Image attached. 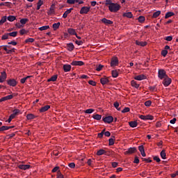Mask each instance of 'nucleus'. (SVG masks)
I'll return each mask as SVG.
<instances>
[{
  "instance_id": "1",
  "label": "nucleus",
  "mask_w": 178,
  "mask_h": 178,
  "mask_svg": "<svg viewBox=\"0 0 178 178\" xmlns=\"http://www.w3.org/2000/svg\"><path fill=\"white\" fill-rule=\"evenodd\" d=\"M157 76L159 77V79H160V80L169 78L168 76L166 74V71L162 69L159 70L157 72Z\"/></svg>"
},
{
  "instance_id": "2",
  "label": "nucleus",
  "mask_w": 178,
  "mask_h": 178,
  "mask_svg": "<svg viewBox=\"0 0 178 178\" xmlns=\"http://www.w3.org/2000/svg\"><path fill=\"white\" fill-rule=\"evenodd\" d=\"M109 11L111 13H118V10L121 8L120 4H111L108 6Z\"/></svg>"
},
{
  "instance_id": "3",
  "label": "nucleus",
  "mask_w": 178,
  "mask_h": 178,
  "mask_svg": "<svg viewBox=\"0 0 178 178\" xmlns=\"http://www.w3.org/2000/svg\"><path fill=\"white\" fill-rule=\"evenodd\" d=\"M138 118L141 119L142 120L147 121V120H153L154 117L152 115H139Z\"/></svg>"
},
{
  "instance_id": "4",
  "label": "nucleus",
  "mask_w": 178,
  "mask_h": 178,
  "mask_svg": "<svg viewBox=\"0 0 178 178\" xmlns=\"http://www.w3.org/2000/svg\"><path fill=\"white\" fill-rule=\"evenodd\" d=\"M102 120L104 123L111 124L114 121V118H113V116H106L103 117Z\"/></svg>"
},
{
  "instance_id": "5",
  "label": "nucleus",
  "mask_w": 178,
  "mask_h": 178,
  "mask_svg": "<svg viewBox=\"0 0 178 178\" xmlns=\"http://www.w3.org/2000/svg\"><path fill=\"white\" fill-rule=\"evenodd\" d=\"M171 83L172 79L170 77L164 78L163 81H162V84H163L165 87H168Z\"/></svg>"
},
{
  "instance_id": "6",
  "label": "nucleus",
  "mask_w": 178,
  "mask_h": 178,
  "mask_svg": "<svg viewBox=\"0 0 178 178\" xmlns=\"http://www.w3.org/2000/svg\"><path fill=\"white\" fill-rule=\"evenodd\" d=\"M7 84L10 87H15L17 85V81L14 79L7 80Z\"/></svg>"
},
{
  "instance_id": "7",
  "label": "nucleus",
  "mask_w": 178,
  "mask_h": 178,
  "mask_svg": "<svg viewBox=\"0 0 178 178\" xmlns=\"http://www.w3.org/2000/svg\"><path fill=\"white\" fill-rule=\"evenodd\" d=\"M90 12V7L88 6H83L81 8V11H79V13L81 15H86L88 13Z\"/></svg>"
},
{
  "instance_id": "8",
  "label": "nucleus",
  "mask_w": 178,
  "mask_h": 178,
  "mask_svg": "<svg viewBox=\"0 0 178 178\" xmlns=\"http://www.w3.org/2000/svg\"><path fill=\"white\" fill-rule=\"evenodd\" d=\"M118 65V60L117 57H113L111 58V61L110 63V66L116 67Z\"/></svg>"
},
{
  "instance_id": "9",
  "label": "nucleus",
  "mask_w": 178,
  "mask_h": 178,
  "mask_svg": "<svg viewBox=\"0 0 178 178\" xmlns=\"http://www.w3.org/2000/svg\"><path fill=\"white\" fill-rule=\"evenodd\" d=\"M71 65H72V66H83V65H84V63L81 60H73L72 63H71Z\"/></svg>"
},
{
  "instance_id": "10",
  "label": "nucleus",
  "mask_w": 178,
  "mask_h": 178,
  "mask_svg": "<svg viewBox=\"0 0 178 178\" xmlns=\"http://www.w3.org/2000/svg\"><path fill=\"white\" fill-rule=\"evenodd\" d=\"M137 149L136 147H130L127 151L124 152V154H132L136 152Z\"/></svg>"
},
{
  "instance_id": "11",
  "label": "nucleus",
  "mask_w": 178,
  "mask_h": 178,
  "mask_svg": "<svg viewBox=\"0 0 178 178\" xmlns=\"http://www.w3.org/2000/svg\"><path fill=\"white\" fill-rule=\"evenodd\" d=\"M147 76L145 74H140L138 75L135 77H134V79L136 80V81H143V80H146Z\"/></svg>"
},
{
  "instance_id": "12",
  "label": "nucleus",
  "mask_w": 178,
  "mask_h": 178,
  "mask_svg": "<svg viewBox=\"0 0 178 178\" xmlns=\"http://www.w3.org/2000/svg\"><path fill=\"white\" fill-rule=\"evenodd\" d=\"M17 168H19V169H21L22 170H27L31 168V165H22L20 164L17 166Z\"/></svg>"
},
{
  "instance_id": "13",
  "label": "nucleus",
  "mask_w": 178,
  "mask_h": 178,
  "mask_svg": "<svg viewBox=\"0 0 178 178\" xmlns=\"http://www.w3.org/2000/svg\"><path fill=\"white\" fill-rule=\"evenodd\" d=\"M6 78H7V74H6V72H1L0 83H3Z\"/></svg>"
},
{
  "instance_id": "14",
  "label": "nucleus",
  "mask_w": 178,
  "mask_h": 178,
  "mask_svg": "<svg viewBox=\"0 0 178 178\" xmlns=\"http://www.w3.org/2000/svg\"><path fill=\"white\" fill-rule=\"evenodd\" d=\"M12 99H13V95H7L6 97H3L1 98L0 99V102H6V100H10Z\"/></svg>"
},
{
  "instance_id": "15",
  "label": "nucleus",
  "mask_w": 178,
  "mask_h": 178,
  "mask_svg": "<svg viewBox=\"0 0 178 178\" xmlns=\"http://www.w3.org/2000/svg\"><path fill=\"white\" fill-rule=\"evenodd\" d=\"M66 49H67V50L70 52L74 51V44H72V43H67V44H66Z\"/></svg>"
},
{
  "instance_id": "16",
  "label": "nucleus",
  "mask_w": 178,
  "mask_h": 178,
  "mask_svg": "<svg viewBox=\"0 0 178 178\" xmlns=\"http://www.w3.org/2000/svg\"><path fill=\"white\" fill-rule=\"evenodd\" d=\"M49 108H50V106L46 105V106L41 107L40 110H39V112L42 113H44V112H47V111H49Z\"/></svg>"
},
{
  "instance_id": "17",
  "label": "nucleus",
  "mask_w": 178,
  "mask_h": 178,
  "mask_svg": "<svg viewBox=\"0 0 178 178\" xmlns=\"http://www.w3.org/2000/svg\"><path fill=\"white\" fill-rule=\"evenodd\" d=\"M102 22L106 25H112L113 24V21L106 19V18L102 19Z\"/></svg>"
},
{
  "instance_id": "18",
  "label": "nucleus",
  "mask_w": 178,
  "mask_h": 178,
  "mask_svg": "<svg viewBox=\"0 0 178 178\" xmlns=\"http://www.w3.org/2000/svg\"><path fill=\"white\" fill-rule=\"evenodd\" d=\"M63 70L65 72H69L71 70V65H63Z\"/></svg>"
},
{
  "instance_id": "19",
  "label": "nucleus",
  "mask_w": 178,
  "mask_h": 178,
  "mask_svg": "<svg viewBox=\"0 0 178 178\" xmlns=\"http://www.w3.org/2000/svg\"><path fill=\"white\" fill-rule=\"evenodd\" d=\"M74 8H71L69 10H67L64 14H63V18L66 19L67 17V15L71 13V11H72Z\"/></svg>"
},
{
  "instance_id": "20",
  "label": "nucleus",
  "mask_w": 178,
  "mask_h": 178,
  "mask_svg": "<svg viewBox=\"0 0 178 178\" xmlns=\"http://www.w3.org/2000/svg\"><path fill=\"white\" fill-rule=\"evenodd\" d=\"M123 17H127L128 19L133 18V14L131 12L123 13Z\"/></svg>"
},
{
  "instance_id": "21",
  "label": "nucleus",
  "mask_w": 178,
  "mask_h": 178,
  "mask_svg": "<svg viewBox=\"0 0 178 178\" xmlns=\"http://www.w3.org/2000/svg\"><path fill=\"white\" fill-rule=\"evenodd\" d=\"M67 33L71 35H77L76 31L72 28H69V29H67Z\"/></svg>"
},
{
  "instance_id": "22",
  "label": "nucleus",
  "mask_w": 178,
  "mask_h": 178,
  "mask_svg": "<svg viewBox=\"0 0 178 178\" xmlns=\"http://www.w3.org/2000/svg\"><path fill=\"white\" fill-rule=\"evenodd\" d=\"M58 79V75H53L52 76H51V78H49V79H47V82H55L57 81Z\"/></svg>"
},
{
  "instance_id": "23",
  "label": "nucleus",
  "mask_w": 178,
  "mask_h": 178,
  "mask_svg": "<svg viewBox=\"0 0 178 178\" xmlns=\"http://www.w3.org/2000/svg\"><path fill=\"white\" fill-rule=\"evenodd\" d=\"M54 14V4H52V6H51V7H49V10L48 13L49 15H51Z\"/></svg>"
},
{
  "instance_id": "24",
  "label": "nucleus",
  "mask_w": 178,
  "mask_h": 178,
  "mask_svg": "<svg viewBox=\"0 0 178 178\" xmlns=\"http://www.w3.org/2000/svg\"><path fill=\"white\" fill-rule=\"evenodd\" d=\"M136 44L138 46H141L142 47H144L145 46L147 45V42H140L136 40Z\"/></svg>"
},
{
  "instance_id": "25",
  "label": "nucleus",
  "mask_w": 178,
  "mask_h": 178,
  "mask_svg": "<svg viewBox=\"0 0 178 178\" xmlns=\"http://www.w3.org/2000/svg\"><path fill=\"white\" fill-rule=\"evenodd\" d=\"M129 126L131 128L137 127H138V122H136V121L129 122Z\"/></svg>"
},
{
  "instance_id": "26",
  "label": "nucleus",
  "mask_w": 178,
  "mask_h": 178,
  "mask_svg": "<svg viewBox=\"0 0 178 178\" xmlns=\"http://www.w3.org/2000/svg\"><path fill=\"white\" fill-rule=\"evenodd\" d=\"M175 16V13L173 12H168L167 13H165V19H168L171 17H173Z\"/></svg>"
},
{
  "instance_id": "27",
  "label": "nucleus",
  "mask_w": 178,
  "mask_h": 178,
  "mask_svg": "<svg viewBox=\"0 0 178 178\" xmlns=\"http://www.w3.org/2000/svg\"><path fill=\"white\" fill-rule=\"evenodd\" d=\"M60 26V22L54 23L52 25L53 30L56 31Z\"/></svg>"
},
{
  "instance_id": "28",
  "label": "nucleus",
  "mask_w": 178,
  "mask_h": 178,
  "mask_svg": "<svg viewBox=\"0 0 178 178\" xmlns=\"http://www.w3.org/2000/svg\"><path fill=\"white\" fill-rule=\"evenodd\" d=\"M108 83H109V79H108L106 78H102L101 79L102 85L104 86V85L107 84Z\"/></svg>"
},
{
  "instance_id": "29",
  "label": "nucleus",
  "mask_w": 178,
  "mask_h": 178,
  "mask_svg": "<svg viewBox=\"0 0 178 178\" xmlns=\"http://www.w3.org/2000/svg\"><path fill=\"white\" fill-rule=\"evenodd\" d=\"M92 118L96 120H101V119H102V115L99 114H95L92 115Z\"/></svg>"
},
{
  "instance_id": "30",
  "label": "nucleus",
  "mask_w": 178,
  "mask_h": 178,
  "mask_svg": "<svg viewBox=\"0 0 178 178\" xmlns=\"http://www.w3.org/2000/svg\"><path fill=\"white\" fill-rule=\"evenodd\" d=\"M17 18L13 15H9L8 17H6V20H8V22H13L14 20H15Z\"/></svg>"
},
{
  "instance_id": "31",
  "label": "nucleus",
  "mask_w": 178,
  "mask_h": 178,
  "mask_svg": "<svg viewBox=\"0 0 178 178\" xmlns=\"http://www.w3.org/2000/svg\"><path fill=\"white\" fill-rule=\"evenodd\" d=\"M26 118H27V120H32L34 118H35V116L33 114V113H29L27 114V115L26 116Z\"/></svg>"
},
{
  "instance_id": "32",
  "label": "nucleus",
  "mask_w": 178,
  "mask_h": 178,
  "mask_svg": "<svg viewBox=\"0 0 178 178\" xmlns=\"http://www.w3.org/2000/svg\"><path fill=\"white\" fill-rule=\"evenodd\" d=\"M15 50H16L15 48H12L8 50H5V51H6V54H13V53H15Z\"/></svg>"
},
{
  "instance_id": "33",
  "label": "nucleus",
  "mask_w": 178,
  "mask_h": 178,
  "mask_svg": "<svg viewBox=\"0 0 178 178\" xmlns=\"http://www.w3.org/2000/svg\"><path fill=\"white\" fill-rule=\"evenodd\" d=\"M6 35H8L10 37H17V31H14L9 33H5Z\"/></svg>"
},
{
  "instance_id": "34",
  "label": "nucleus",
  "mask_w": 178,
  "mask_h": 178,
  "mask_svg": "<svg viewBox=\"0 0 178 178\" xmlns=\"http://www.w3.org/2000/svg\"><path fill=\"white\" fill-rule=\"evenodd\" d=\"M106 150L101 149L97 151V156H102L103 154H106Z\"/></svg>"
},
{
  "instance_id": "35",
  "label": "nucleus",
  "mask_w": 178,
  "mask_h": 178,
  "mask_svg": "<svg viewBox=\"0 0 178 178\" xmlns=\"http://www.w3.org/2000/svg\"><path fill=\"white\" fill-rule=\"evenodd\" d=\"M161 14V11L157 10L156 12H155V13H153L152 17H153L154 19H156V18L158 17L159 15H160Z\"/></svg>"
},
{
  "instance_id": "36",
  "label": "nucleus",
  "mask_w": 178,
  "mask_h": 178,
  "mask_svg": "<svg viewBox=\"0 0 178 178\" xmlns=\"http://www.w3.org/2000/svg\"><path fill=\"white\" fill-rule=\"evenodd\" d=\"M160 156H161L162 159H166V152L165 150H161L160 152Z\"/></svg>"
},
{
  "instance_id": "37",
  "label": "nucleus",
  "mask_w": 178,
  "mask_h": 178,
  "mask_svg": "<svg viewBox=\"0 0 178 178\" xmlns=\"http://www.w3.org/2000/svg\"><path fill=\"white\" fill-rule=\"evenodd\" d=\"M131 86H133L135 88H138V87L140 86V85L138 84L136 81H135L134 80L131 81Z\"/></svg>"
},
{
  "instance_id": "38",
  "label": "nucleus",
  "mask_w": 178,
  "mask_h": 178,
  "mask_svg": "<svg viewBox=\"0 0 178 178\" xmlns=\"http://www.w3.org/2000/svg\"><path fill=\"white\" fill-rule=\"evenodd\" d=\"M31 77V76H26V77H24V78L21 79L20 83H22V84L25 83H26V81L28 79H30Z\"/></svg>"
},
{
  "instance_id": "39",
  "label": "nucleus",
  "mask_w": 178,
  "mask_h": 178,
  "mask_svg": "<svg viewBox=\"0 0 178 178\" xmlns=\"http://www.w3.org/2000/svg\"><path fill=\"white\" fill-rule=\"evenodd\" d=\"M111 74L113 75V78H118V72L117 70H113L111 72Z\"/></svg>"
},
{
  "instance_id": "40",
  "label": "nucleus",
  "mask_w": 178,
  "mask_h": 178,
  "mask_svg": "<svg viewBox=\"0 0 178 178\" xmlns=\"http://www.w3.org/2000/svg\"><path fill=\"white\" fill-rule=\"evenodd\" d=\"M94 112H95V109H92V108L86 109L84 111V113H86V114H91V113H92Z\"/></svg>"
},
{
  "instance_id": "41",
  "label": "nucleus",
  "mask_w": 178,
  "mask_h": 178,
  "mask_svg": "<svg viewBox=\"0 0 178 178\" xmlns=\"http://www.w3.org/2000/svg\"><path fill=\"white\" fill-rule=\"evenodd\" d=\"M75 2H78V0H67L66 3H68L70 5H74Z\"/></svg>"
},
{
  "instance_id": "42",
  "label": "nucleus",
  "mask_w": 178,
  "mask_h": 178,
  "mask_svg": "<svg viewBox=\"0 0 178 178\" xmlns=\"http://www.w3.org/2000/svg\"><path fill=\"white\" fill-rule=\"evenodd\" d=\"M118 5V3L111 2V0H106V6Z\"/></svg>"
},
{
  "instance_id": "43",
  "label": "nucleus",
  "mask_w": 178,
  "mask_h": 178,
  "mask_svg": "<svg viewBox=\"0 0 178 178\" xmlns=\"http://www.w3.org/2000/svg\"><path fill=\"white\" fill-rule=\"evenodd\" d=\"M27 22H29V19L27 18H24L20 19V24L22 25H25Z\"/></svg>"
},
{
  "instance_id": "44",
  "label": "nucleus",
  "mask_w": 178,
  "mask_h": 178,
  "mask_svg": "<svg viewBox=\"0 0 178 178\" xmlns=\"http://www.w3.org/2000/svg\"><path fill=\"white\" fill-rule=\"evenodd\" d=\"M8 19H6V17H2V18H1L0 20V26H1L2 24H5V22L7 21Z\"/></svg>"
},
{
  "instance_id": "45",
  "label": "nucleus",
  "mask_w": 178,
  "mask_h": 178,
  "mask_svg": "<svg viewBox=\"0 0 178 178\" xmlns=\"http://www.w3.org/2000/svg\"><path fill=\"white\" fill-rule=\"evenodd\" d=\"M138 22L143 23L145 20V18L143 16H140L138 17Z\"/></svg>"
},
{
  "instance_id": "46",
  "label": "nucleus",
  "mask_w": 178,
  "mask_h": 178,
  "mask_svg": "<svg viewBox=\"0 0 178 178\" xmlns=\"http://www.w3.org/2000/svg\"><path fill=\"white\" fill-rule=\"evenodd\" d=\"M9 127L8 126H2L0 127V131H7V130H9Z\"/></svg>"
},
{
  "instance_id": "47",
  "label": "nucleus",
  "mask_w": 178,
  "mask_h": 178,
  "mask_svg": "<svg viewBox=\"0 0 178 178\" xmlns=\"http://www.w3.org/2000/svg\"><path fill=\"white\" fill-rule=\"evenodd\" d=\"M42 0H39L37 3V10H39L40 9V7L42 6Z\"/></svg>"
},
{
  "instance_id": "48",
  "label": "nucleus",
  "mask_w": 178,
  "mask_h": 178,
  "mask_svg": "<svg viewBox=\"0 0 178 178\" xmlns=\"http://www.w3.org/2000/svg\"><path fill=\"white\" fill-rule=\"evenodd\" d=\"M49 29V26H41L40 28H39V30H40V31H44V30H47Z\"/></svg>"
},
{
  "instance_id": "49",
  "label": "nucleus",
  "mask_w": 178,
  "mask_h": 178,
  "mask_svg": "<svg viewBox=\"0 0 178 178\" xmlns=\"http://www.w3.org/2000/svg\"><path fill=\"white\" fill-rule=\"evenodd\" d=\"M9 37H10V36H9L8 35H2L1 37V40H6L7 39H9Z\"/></svg>"
},
{
  "instance_id": "50",
  "label": "nucleus",
  "mask_w": 178,
  "mask_h": 178,
  "mask_svg": "<svg viewBox=\"0 0 178 178\" xmlns=\"http://www.w3.org/2000/svg\"><path fill=\"white\" fill-rule=\"evenodd\" d=\"M103 65H98L97 67H96V71L100 72L102 70Z\"/></svg>"
},
{
  "instance_id": "51",
  "label": "nucleus",
  "mask_w": 178,
  "mask_h": 178,
  "mask_svg": "<svg viewBox=\"0 0 178 178\" xmlns=\"http://www.w3.org/2000/svg\"><path fill=\"white\" fill-rule=\"evenodd\" d=\"M130 108L129 107H125L124 109L122 110V113H127L129 112Z\"/></svg>"
},
{
  "instance_id": "52",
  "label": "nucleus",
  "mask_w": 178,
  "mask_h": 178,
  "mask_svg": "<svg viewBox=\"0 0 178 178\" xmlns=\"http://www.w3.org/2000/svg\"><path fill=\"white\" fill-rule=\"evenodd\" d=\"M57 178H64V175H63L60 171L57 172Z\"/></svg>"
},
{
  "instance_id": "53",
  "label": "nucleus",
  "mask_w": 178,
  "mask_h": 178,
  "mask_svg": "<svg viewBox=\"0 0 178 178\" xmlns=\"http://www.w3.org/2000/svg\"><path fill=\"white\" fill-rule=\"evenodd\" d=\"M167 54H168V51L167 50H162L161 51V56L163 57H166Z\"/></svg>"
},
{
  "instance_id": "54",
  "label": "nucleus",
  "mask_w": 178,
  "mask_h": 178,
  "mask_svg": "<svg viewBox=\"0 0 178 178\" xmlns=\"http://www.w3.org/2000/svg\"><path fill=\"white\" fill-rule=\"evenodd\" d=\"M33 42H34L33 38H29V39H26L25 40L26 43H33Z\"/></svg>"
},
{
  "instance_id": "55",
  "label": "nucleus",
  "mask_w": 178,
  "mask_h": 178,
  "mask_svg": "<svg viewBox=\"0 0 178 178\" xmlns=\"http://www.w3.org/2000/svg\"><path fill=\"white\" fill-rule=\"evenodd\" d=\"M153 160L156 161V163H160V161H161V160H160V158H159L158 156H155L153 157Z\"/></svg>"
},
{
  "instance_id": "56",
  "label": "nucleus",
  "mask_w": 178,
  "mask_h": 178,
  "mask_svg": "<svg viewBox=\"0 0 178 178\" xmlns=\"http://www.w3.org/2000/svg\"><path fill=\"white\" fill-rule=\"evenodd\" d=\"M138 151H140V152H145V148L143 147V145L138 146Z\"/></svg>"
},
{
  "instance_id": "57",
  "label": "nucleus",
  "mask_w": 178,
  "mask_h": 178,
  "mask_svg": "<svg viewBox=\"0 0 178 178\" xmlns=\"http://www.w3.org/2000/svg\"><path fill=\"white\" fill-rule=\"evenodd\" d=\"M8 45L17 46V42L15 41H10V42H8Z\"/></svg>"
},
{
  "instance_id": "58",
  "label": "nucleus",
  "mask_w": 178,
  "mask_h": 178,
  "mask_svg": "<svg viewBox=\"0 0 178 178\" xmlns=\"http://www.w3.org/2000/svg\"><path fill=\"white\" fill-rule=\"evenodd\" d=\"M114 141H115L114 138H110L109 139V146L114 145Z\"/></svg>"
},
{
  "instance_id": "59",
  "label": "nucleus",
  "mask_w": 178,
  "mask_h": 178,
  "mask_svg": "<svg viewBox=\"0 0 178 178\" xmlns=\"http://www.w3.org/2000/svg\"><path fill=\"white\" fill-rule=\"evenodd\" d=\"M150 105H152V102L150 100L147 101L146 102H145V106L147 107H149Z\"/></svg>"
},
{
  "instance_id": "60",
  "label": "nucleus",
  "mask_w": 178,
  "mask_h": 178,
  "mask_svg": "<svg viewBox=\"0 0 178 178\" xmlns=\"http://www.w3.org/2000/svg\"><path fill=\"white\" fill-rule=\"evenodd\" d=\"M172 40H173V38H172V36H167V37H165V41L170 42V41H172Z\"/></svg>"
},
{
  "instance_id": "61",
  "label": "nucleus",
  "mask_w": 178,
  "mask_h": 178,
  "mask_svg": "<svg viewBox=\"0 0 178 178\" xmlns=\"http://www.w3.org/2000/svg\"><path fill=\"white\" fill-rule=\"evenodd\" d=\"M20 113V110L19 109H15L13 111V114L12 115H17L19 114Z\"/></svg>"
},
{
  "instance_id": "62",
  "label": "nucleus",
  "mask_w": 178,
  "mask_h": 178,
  "mask_svg": "<svg viewBox=\"0 0 178 178\" xmlns=\"http://www.w3.org/2000/svg\"><path fill=\"white\" fill-rule=\"evenodd\" d=\"M86 164H88V165H89L90 167L92 166V160L91 159H88V161L86 162Z\"/></svg>"
},
{
  "instance_id": "63",
  "label": "nucleus",
  "mask_w": 178,
  "mask_h": 178,
  "mask_svg": "<svg viewBox=\"0 0 178 178\" xmlns=\"http://www.w3.org/2000/svg\"><path fill=\"white\" fill-rule=\"evenodd\" d=\"M138 163H140V160H138V157L135 156V159H134V163L138 164Z\"/></svg>"
},
{
  "instance_id": "64",
  "label": "nucleus",
  "mask_w": 178,
  "mask_h": 178,
  "mask_svg": "<svg viewBox=\"0 0 178 178\" xmlns=\"http://www.w3.org/2000/svg\"><path fill=\"white\" fill-rule=\"evenodd\" d=\"M142 161H146V163H152V160L150 159V158H148V159L142 158Z\"/></svg>"
}]
</instances>
